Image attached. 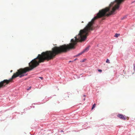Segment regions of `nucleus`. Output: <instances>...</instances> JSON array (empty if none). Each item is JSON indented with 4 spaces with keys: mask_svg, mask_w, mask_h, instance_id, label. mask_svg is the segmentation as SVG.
Listing matches in <instances>:
<instances>
[{
    "mask_svg": "<svg viewBox=\"0 0 135 135\" xmlns=\"http://www.w3.org/2000/svg\"><path fill=\"white\" fill-rule=\"evenodd\" d=\"M71 43L68 44H64L60 46L59 47L55 46L52 49V51H47L45 52H43L41 54H39L37 57L34 59L31 62L29 63V65L31 68H29L26 67L24 69H20L18 70L17 72L12 76L11 78L9 80L5 79L2 81V83L3 88L6 85L12 82V79L18 76L21 78L22 77L26 76L27 74L26 73L32 70L33 69L38 66L40 63L36 61H33V60L37 58H38L40 62H43L45 60L48 61L52 59L56 55L62 53L66 52L69 51L70 50L74 49V38L71 39Z\"/></svg>",
    "mask_w": 135,
    "mask_h": 135,
    "instance_id": "obj_1",
    "label": "nucleus"
},
{
    "mask_svg": "<svg viewBox=\"0 0 135 135\" xmlns=\"http://www.w3.org/2000/svg\"><path fill=\"white\" fill-rule=\"evenodd\" d=\"M117 116L120 119L126 120V117L125 115H123L122 114H119L117 115Z\"/></svg>",
    "mask_w": 135,
    "mask_h": 135,
    "instance_id": "obj_2",
    "label": "nucleus"
},
{
    "mask_svg": "<svg viewBox=\"0 0 135 135\" xmlns=\"http://www.w3.org/2000/svg\"><path fill=\"white\" fill-rule=\"evenodd\" d=\"M90 46H88L86 47L82 51L84 53L86 52H87L89 49Z\"/></svg>",
    "mask_w": 135,
    "mask_h": 135,
    "instance_id": "obj_3",
    "label": "nucleus"
},
{
    "mask_svg": "<svg viewBox=\"0 0 135 135\" xmlns=\"http://www.w3.org/2000/svg\"><path fill=\"white\" fill-rule=\"evenodd\" d=\"M83 53H84V52H83V51H82L80 52V53H79V54H77L75 56L76 57V56H79L81 55Z\"/></svg>",
    "mask_w": 135,
    "mask_h": 135,
    "instance_id": "obj_4",
    "label": "nucleus"
},
{
    "mask_svg": "<svg viewBox=\"0 0 135 135\" xmlns=\"http://www.w3.org/2000/svg\"><path fill=\"white\" fill-rule=\"evenodd\" d=\"M120 35V34L117 33H116L115 34L114 36L116 37H118Z\"/></svg>",
    "mask_w": 135,
    "mask_h": 135,
    "instance_id": "obj_5",
    "label": "nucleus"
},
{
    "mask_svg": "<svg viewBox=\"0 0 135 135\" xmlns=\"http://www.w3.org/2000/svg\"><path fill=\"white\" fill-rule=\"evenodd\" d=\"M127 16L126 15L124 16V17L121 18V19L122 20H123L124 19H126L127 18Z\"/></svg>",
    "mask_w": 135,
    "mask_h": 135,
    "instance_id": "obj_6",
    "label": "nucleus"
},
{
    "mask_svg": "<svg viewBox=\"0 0 135 135\" xmlns=\"http://www.w3.org/2000/svg\"><path fill=\"white\" fill-rule=\"evenodd\" d=\"M96 104L95 103H94L92 107L91 108V109H93L94 108H95V107Z\"/></svg>",
    "mask_w": 135,
    "mask_h": 135,
    "instance_id": "obj_7",
    "label": "nucleus"
},
{
    "mask_svg": "<svg viewBox=\"0 0 135 135\" xmlns=\"http://www.w3.org/2000/svg\"><path fill=\"white\" fill-rule=\"evenodd\" d=\"M3 82V81H1L0 82V89L1 88V87L3 86L2 85V83Z\"/></svg>",
    "mask_w": 135,
    "mask_h": 135,
    "instance_id": "obj_8",
    "label": "nucleus"
},
{
    "mask_svg": "<svg viewBox=\"0 0 135 135\" xmlns=\"http://www.w3.org/2000/svg\"><path fill=\"white\" fill-rule=\"evenodd\" d=\"M106 62L107 63H109L110 62L109 59H107L106 61Z\"/></svg>",
    "mask_w": 135,
    "mask_h": 135,
    "instance_id": "obj_9",
    "label": "nucleus"
},
{
    "mask_svg": "<svg viewBox=\"0 0 135 135\" xmlns=\"http://www.w3.org/2000/svg\"><path fill=\"white\" fill-rule=\"evenodd\" d=\"M133 70L134 72H135V63L133 64Z\"/></svg>",
    "mask_w": 135,
    "mask_h": 135,
    "instance_id": "obj_10",
    "label": "nucleus"
},
{
    "mask_svg": "<svg viewBox=\"0 0 135 135\" xmlns=\"http://www.w3.org/2000/svg\"><path fill=\"white\" fill-rule=\"evenodd\" d=\"M86 60V59H83V60H82L80 61V62H84L85 60Z\"/></svg>",
    "mask_w": 135,
    "mask_h": 135,
    "instance_id": "obj_11",
    "label": "nucleus"
},
{
    "mask_svg": "<svg viewBox=\"0 0 135 135\" xmlns=\"http://www.w3.org/2000/svg\"><path fill=\"white\" fill-rule=\"evenodd\" d=\"M39 78L41 80H42L43 79V78L42 77H39Z\"/></svg>",
    "mask_w": 135,
    "mask_h": 135,
    "instance_id": "obj_12",
    "label": "nucleus"
},
{
    "mask_svg": "<svg viewBox=\"0 0 135 135\" xmlns=\"http://www.w3.org/2000/svg\"><path fill=\"white\" fill-rule=\"evenodd\" d=\"M98 71L99 72H101L102 71V70L101 69H98Z\"/></svg>",
    "mask_w": 135,
    "mask_h": 135,
    "instance_id": "obj_13",
    "label": "nucleus"
},
{
    "mask_svg": "<svg viewBox=\"0 0 135 135\" xmlns=\"http://www.w3.org/2000/svg\"><path fill=\"white\" fill-rule=\"evenodd\" d=\"M31 87H29L27 89V90H29L30 89H31Z\"/></svg>",
    "mask_w": 135,
    "mask_h": 135,
    "instance_id": "obj_14",
    "label": "nucleus"
},
{
    "mask_svg": "<svg viewBox=\"0 0 135 135\" xmlns=\"http://www.w3.org/2000/svg\"><path fill=\"white\" fill-rule=\"evenodd\" d=\"M60 132H64V131L62 130H61L60 131Z\"/></svg>",
    "mask_w": 135,
    "mask_h": 135,
    "instance_id": "obj_15",
    "label": "nucleus"
},
{
    "mask_svg": "<svg viewBox=\"0 0 135 135\" xmlns=\"http://www.w3.org/2000/svg\"><path fill=\"white\" fill-rule=\"evenodd\" d=\"M30 107H31V108L32 107H33V108H34L35 107H34V106H32V107L31 106Z\"/></svg>",
    "mask_w": 135,
    "mask_h": 135,
    "instance_id": "obj_16",
    "label": "nucleus"
},
{
    "mask_svg": "<svg viewBox=\"0 0 135 135\" xmlns=\"http://www.w3.org/2000/svg\"><path fill=\"white\" fill-rule=\"evenodd\" d=\"M134 2H135V0L133 1L132 2V3H133Z\"/></svg>",
    "mask_w": 135,
    "mask_h": 135,
    "instance_id": "obj_17",
    "label": "nucleus"
},
{
    "mask_svg": "<svg viewBox=\"0 0 135 135\" xmlns=\"http://www.w3.org/2000/svg\"><path fill=\"white\" fill-rule=\"evenodd\" d=\"M77 59V58L75 59L74 60V61H75V60H76Z\"/></svg>",
    "mask_w": 135,
    "mask_h": 135,
    "instance_id": "obj_18",
    "label": "nucleus"
},
{
    "mask_svg": "<svg viewBox=\"0 0 135 135\" xmlns=\"http://www.w3.org/2000/svg\"><path fill=\"white\" fill-rule=\"evenodd\" d=\"M12 70H11V71H10V72H12Z\"/></svg>",
    "mask_w": 135,
    "mask_h": 135,
    "instance_id": "obj_19",
    "label": "nucleus"
},
{
    "mask_svg": "<svg viewBox=\"0 0 135 135\" xmlns=\"http://www.w3.org/2000/svg\"><path fill=\"white\" fill-rule=\"evenodd\" d=\"M85 96H86L85 95H83V96H84V97H85Z\"/></svg>",
    "mask_w": 135,
    "mask_h": 135,
    "instance_id": "obj_20",
    "label": "nucleus"
},
{
    "mask_svg": "<svg viewBox=\"0 0 135 135\" xmlns=\"http://www.w3.org/2000/svg\"><path fill=\"white\" fill-rule=\"evenodd\" d=\"M85 100V98H84V99H83V100Z\"/></svg>",
    "mask_w": 135,
    "mask_h": 135,
    "instance_id": "obj_21",
    "label": "nucleus"
},
{
    "mask_svg": "<svg viewBox=\"0 0 135 135\" xmlns=\"http://www.w3.org/2000/svg\"><path fill=\"white\" fill-rule=\"evenodd\" d=\"M71 62V61H69V62Z\"/></svg>",
    "mask_w": 135,
    "mask_h": 135,
    "instance_id": "obj_22",
    "label": "nucleus"
},
{
    "mask_svg": "<svg viewBox=\"0 0 135 135\" xmlns=\"http://www.w3.org/2000/svg\"><path fill=\"white\" fill-rule=\"evenodd\" d=\"M48 100V99L47 100V99H46V100L45 101H47Z\"/></svg>",
    "mask_w": 135,
    "mask_h": 135,
    "instance_id": "obj_23",
    "label": "nucleus"
},
{
    "mask_svg": "<svg viewBox=\"0 0 135 135\" xmlns=\"http://www.w3.org/2000/svg\"><path fill=\"white\" fill-rule=\"evenodd\" d=\"M83 21H82V23H83Z\"/></svg>",
    "mask_w": 135,
    "mask_h": 135,
    "instance_id": "obj_24",
    "label": "nucleus"
}]
</instances>
